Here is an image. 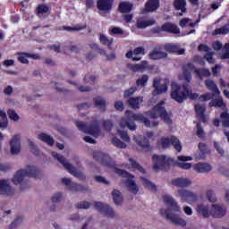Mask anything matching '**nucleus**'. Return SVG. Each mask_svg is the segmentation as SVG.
I'll return each mask as SVG.
<instances>
[{
	"label": "nucleus",
	"mask_w": 229,
	"mask_h": 229,
	"mask_svg": "<svg viewBox=\"0 0 229 229\" xmlns=\"http://www.w3.org/2000/svg\"><path fill=\"white\" fill-rule=\"evenodd\" d=\"M139 121L140 123H143L147 128H155V126H158V122H151L142 114H134L132 111L127 110L125 111V117H123L120 121L121 128H128L131 131H135L137 130V125L135 122Z\"/></svg>",
	"instance_id": "nucleus-1"
},
{
	"label": "nucleus",
	"mask_w": 229,
	"mask_h": 229,
	"mask_svg": "<svg viewBox=\"0 0 229 229\" xmlns=\"http://www.w3.org/2000/svg\"><path fill=\"white\" fill-rule=\"evenodd\" d=\"M171 98L176 103L182 104L189 98L191 100L198 99L199 94L192 93V89L189 88V84H182V86L175 84L172 86Z\"/></svg>",
	"instance_id": "nucleus-2"
},
{
	"label": "nucleus",
	"mask_w": 229,
	"mask_h": 229,
	"mask_svg": "<svg viewBox=\"0 0 229 229\" xmlns=\"http://www.w3.org/2000/svg\"><path fill=\"white\" fill-rule=\"evenodd\" d=\"M194 69L195 66L192 64V63H188L182 66V76L187 83H191V81L192 80V71H194L195 74L198 76V78H200V80H203V78H209V70L205 68Z\"/></svg>",
	"instance_id": "nucleus-3"
},
{
	"label": "nucleus",
	"mask_w": 229,
	"mask_h": 229,
	"mask_svg": "<svg viewBox=\"0 0 229 229\" xmlns=\"http://www.w3.org/2000/svg\"><path fill=\"white\" fill-rule=\"evenodd\" d=\"M38 178L40 170L36 166L28 165L26 169H21L16 172L13 177V183L19 185L24 182V178Z\"/></svg>",
	"instance_id": "nucleus-4"
},
{
	"label": "nucleus",
	"mask_w": 229,
	"mask_h": 229,
	"mask_svg": "<svg viewBox=\"0 0 229 229\" xmlns=\"http://www.w3.org/2000/svg\"><path fill=\"white\" fill-rule=\"evenodd\" d=\"M52 156L55 160H58L62 165H64V169L70 173V174H72L75 176V178H78L81 182H85L87 180V177L85 176V174L83 172H80L74 167L72 165L65 161V157L64 156L58 154L57 152H52Z\"/></svg>",
	"instance_id": "nucleus-5"
},
{
	"label": "nucleus",
	"mask_w": 229,
	"mask_h": 229,
	"mask_svg": "<svg viewBox=\"0 0 229 229\" xmlns=\"http://www.w3.org/2000/svg\"><path fill=\"white\" fill-rule=\"evenodd\" d=\"M76 126L80 131L88 133V135H92L96 139L101 134V129L99 128V121L94 120L90 125L85 124L81 121L76 122Z\"/></svg>",
	"instance_id": "nucleus-6"
},
{
	"label": "nucleus",
	"mask_w": 229,
	"mask_h": 229,
	"mask_svg": "<svg viewBox=\"0 0 229 229\" xmlns=\"http://www.w3.org/2000/svg\"><path fill=\"white\" fill-rule=\"evenodd\" d=\"M153 110L154 111L149 113V117L151 119H158L159 115V117H161V119H163L166 124H171L173 123V120H171V117H169V114L164 106V103H158L156 106H154Z\"/></svg>",
	"instance_id": "nucleus-7"
},
{
	"label": "nucleus",
	"mask_w": 229,
	"mask_h": 229,
	"mask_svg": "<svg viewBox=\"0 0 229 229\" xmlns=\"http://www.w3.org/2000/svg\"><path fill=\"white\" fill-rule=\"evenodd\" d=\"M152 161L154 164L153 169L154 171H157V173H158V171H169V168L171 167V159L164 155H154L152 157Z\"/></svg>",
	"instance_id": "nucleus-8"
},
{
	"label": "nucleus",
	"mask_w": 229,
	"mask_h": 229,
	"mask_svg": "<svg viewBox=\"0 0 229 229\" xmlns=\"http://www.w3.org/2000/svg\"><path fill=\"white\" fill-rule=\"evenodd\" d=\"M115 174H118V176H121L122 178H127V187L131 192H133L134 194H137L139 192V188L137 187V183L134 182L133 174L128 173L126 170L116 168L114 170Z\"/></svg>",
	"instance_id": "nucleus-9"
},
{
	"label": "nucleus",
	"mask_w": 229,
	"mask_h": 229,
	"mask_svg": "<svg viewBox=\"0 0 229 229\" xmlns=\"http://www.w3.org/2000/svg\"><path fill=\"white\" fill-rule=\"evenodd\" d=\"M158 143L161 144L164 149H166V148H169V146H171L172 144V146H174V149H176L178 153L182 151V143L180 142V140H178V138H176L175 136H171V139L161 138L158 140Z\"/></svg>",
	"instance_id": "nucleus-10"
},
{
	"label": "nucleus",
	"mask_w": 229,
	"mask_h": 229,
	"mask_svg": "<svg viewBox=\"0 0 229 229\" xmlns=\"http://www.w3.org/2000/svg\"><path fill=\"white\" fill-rule=\"evenodd\" d=\"M160 214L163 217H165V219L174 223V225L182 226V228L187 226V222L185 220L178 217L176 215L171 214V210L169 209L161 208Z\"/></svg>",
	"instance_id": "nucleus-11"
},
{
	"label": "nucleus",
	"mask_w": 229,
	"mask_h": 229,
	"mask_svg": "<svg viewBox=\"0 0 229 229\" xmlns=\"http://www.w3.org/2000/svg\"><path fill=\"white\" fill-rule=\"evenodd\" d=\"M93 158L97 162H99L101 165H105V167H115V162H114L112 157H108L106 154L95 152L93 154Z\"/></svg>",
	"instance_id": "nucleus-12"
},
{
	"label": "nucleus",
	"mask_w": 229,
	"mask_h": 229,
	"mask_svg": "<svg viewBox=\"0 0 229 229\" xmlns=\"http://www.w3.org/2000/svg\"><path fill=\"white\" fill-rule=\"evenodd\" d=\"M61 182L64 183V185H66V187H68L69 191H72V192L89 191V187L78 184L77 182H72V181L69 178H63Z\"/></svg>",
	"instance_id": "nucleus-13"
},
{
	"label": "nucleus",
	"mask_w": 229,
	"mask_h": 229,
	"mask_svg": "<svg viewBox=\"0 0 229 229\" xmlns=\"http://www.w3.org/2000/svg\"><path fill=\"white\" fill-rule=\"evenodd\" d=\"M169 85V80L165 79L164 84H160V78H155L153 81V88L155 89L152 91V96H158V94H164L167 92V86Z\"/></svg>",
	"instance_id": "nucleus-14"
},
{
	"label": "nucleus",
	"mask_w": 229,
	"mask_h": 229,
	"mask_svg": "<svg viewBox=\"0 0 229 229\" xmlns=\"http://www.w3.org/2000/svg\"><path fill=\"white\" fill-rule=\"evenodd\" d=\"M178 195L182 201L186 203H196L198 201V195L189 190H178Z\"/></svg>",
	"instance_id": "nucleus-15"
},
{
	"label": "nucleus",
	"mask_w": 229,
	"mask_h": 229,
	"mask_svg": "<svg viewBox=\"0 0 229 229\" xmlns=\"http://www.w3.org/2000/svg\"><path fill=\"white\" fill-rule=\"evenodd\" d=\"M95 208L104 214L106 217H115V212L109 205L104 204L103 202H95Z\"/></svg>",
	"instance_id": "nucleus-16"
},
{
	"label": "nucleus",
	"mask_w": 229,
	"mask_h": 229,
	"mask_svg": "<svg viewBox=\"0 0 229 229\" xmlns=\"http://www.w3.org/2000/svg\"><path fill=\"white\" fill-rule=\"evenodd\" d=\"M114 7V0H98L97 8L99 12H106L110 13Z\"/></svg>",
	"instance_id": "nucleus-17"
},
{
	"label": "nucleus",
	"mask_w": 229,
	"mask_h": 229,
	"mask_svg": "<svg viewBox=\"0 0 229 229\" xmlns=\"http://www.w3.org/2000/svg\"><path fill=\"white\" fill-rule=\"evenodd\" d=\"M11 155H19L21 153V136L19 134L14 135L11 141Z\"/></svg>",
	"instance_id": "nucleus-18"
},
{
	"label": "nucleus",
	"mask_w": 229,
	"mask_h": 229,
	"mask_svg": "<svg viewBox=\"0 0 229 229\" xmlns=\"http://www.w3.org/2000/svg\"><path fill=\"white\" fill-rule=\"evenodd\" d=\"M36 15L39 19H46L51 15V7L44 4H38L36 8Z\"/></svg>",
	"instance_id": "nucleus-19"
},
{
	"label": "nucleus",
	"mask_w": 229,
	"mask_h": 229,
	"mask_svg": "<svg viewBox=\"0 0 229 229\" xmlns=\"http://www.w3.org/2000/svg\"><path fill=\"white\" fill-rule=\"evenodd\" d=\"M171 184L174 185V187H178L179 189H185L187 187H191L192 185V181H191L188 178H176L173 179L171 181Z\"/></svg>",
	"instance_id": "nucleus-20"
},
{
	"label": "nucleus",
	"mask_w": 229,
	"mask_h": 229,
	"mask_svg": "<svg viewBox=\"0 0 229 229\" xmlns=\"http://www.w3.org/2000/svg\"><path fill=\"white\" fill-rule=\"evenodd\" d=\"M148 61H142L140 64H127V69L132 72H144L148 69Z\"/></svg>",
	"instance_id": "nucleus-21"
},
{
	"label": "nucleus",
	"mask_w": 229,
	"mask_h": 229,
	"mask_svg": "<svg viewBox=\"0 0 229 229\" xmlns=\"http://www.w3.org/2000/svg\"><path fill=\"white\" fill-rule=\"evenodd\" d=\"M194 110L198 119H199L201 123H207V115L205 114V112H207V107H205V106L196 104L194 106Z\"/></svg>",
	"instance_id": "nucleus-22"
},
{
	"label": "nucleus",
	"mask_w": 229,
	"mask_h": 229,
	"mask_svg": "<svg viewBox=\"0 0 229 229\" xmlns=\"http://www.w3.org/2000/svg\"><path fill=\"white\" fill-rule=\"evenodd\" d=\"M163 201L167 205V207H171L174 212H180V207L178 206V203H176V200L173 199L171 195H163Z\"/></svg>",
	"instance_id": "nucleus-23"
},
{
	"label": "nucleus",
	"mask_w": 229,
	"mask_h": 229,
	"mask_svg": "<svg viewBox=\"0 0 229 229\" xmlns=\"http://www.w3.org/2000/svg\"><path fill=\"white\" fill-rule=\"evenodd\" d=\"M211 216L212 217L221 218L226 216V209L219 205L213 204L211 209Z\"/></svg>",
	"instance_id": "nucleus-24"
},
{
	"label": "nucleus",
	"mask_w": 229,
	"mask_h": 229,
	"mask_svg": "<svg viewBox=\"0 0 229 229\" xmlns=\"http://www.w3.org/2000/svg\"><path fill=\"white\" fill-rule=\"evenodd\" d=\"M0 194L4 196H12V194H13L10 183L4 179L0 180Z\"/></svg>",
	"instance_id": "nucleus-25"
},
{
	"label": "nucleus",
	"mask_w": 229,
	"mask_h": 229,
	"mask_svg": "<svg viewBox=\"0 0 229 229\" xmlns=\"http://www.w3.org/2000/svg\"><path fill=\"white\" fill-rule=\"evenodd\" d=\"M165 51H166V53H173L174 55L185 54V48H181L180 46L173 44L165 45Z\"/></svg>",
	"instance_id": "nucleus-26"
},
{
	"label": "nucleus",
	"mask_w": 229,
	"mask_h": 229,
	"mask_svg": "<svg viewBox=\"0 0 229 229\" xmlns=\"http://www.w3.org/2000/svg\"><path fill=\"white\" fill-rule=\"evenodd\" d=\"M174 6L177 12H180L177 15L182 17L185 12H187V1L186 0H174Z\"/></svg>",
	"instance_id": "nucleus-27"
},
{
	"label": "nucleus",
	"mask_w": 229,
	"mask_h": 229,
	"mask_svg": "<svg viewBox=\"0 0 229 229\" xmlns=\"http://www.w3.org/2000/svg\"><path fill=\"white\" fill-rule=\"evenodd\" d=\"M160 8V0H148L145 4V12L153 13Z\"/></svg>",
	"instance_id": "nucleus-28"
},
{
	"label": "nucleus",
	"mask_w": 229,
	"mask_h": 229,
	"mask_svg": "<svg viewBox=\"0 0 229 229\" xmlns=\"http://www.w3.org/2000/svg\"><path fill=\"white\" fill-rule=\"evenodd\" d=\"M163 31L166 33H173L174 35H178L180 33V28L174 23L165 22L162 25Z\"/></svg>",
	"instance_id": "nucleus-29"
},
{
	"label": "nucleus",
	"mask_w": 229,
	"mask_h": 229,
	"mask_svg": "<svg viewBox=\"0 0 229 229\" xmlns=\"http://www.w3.org/2000/svg\"><path fill=\"white\" fill-rule=\"evenodd\" d=\"M144 101V98L142 97H131L128 99V105L132 108V110H139L140 108V103Z\"/></svg>",
	"instance_id": "nucleus-30"
},
{
	"label": "nucleus",
	"mask_w": 229,
	"mask_h": 229,
	"mask_svg": "<svg viewBox=\"0 0 229 229\" xmlns=\"http://www.w3.org/2000/svg\"><path fill=\"white\" fill-rule=\"evenodd\" d=\"M196 173H210L212 171V165L208 163H198L193 166Z\"/></svg>",
	"instance_id": "nucleus-31"
},
{
	"label": "nucleus",
	"mask_w": 229,
	"mask_h": 229,
	"mask_svg": "<svg viewBox=\"0 0 229 229\" xmlns=\"http://www.w3.org/2000/svg\"><path fill=\"white\" fill-rule=\"evenodd\" d=\"M133 55L134 56H144V55H146V49L144 48V47H138L134 50L128 51L125 56L126 58H133Z\"/></svg>",
	"instance_id": "nucleus-32"
},
{
	"label": "nucleus",
	"mask_w": 229,
	"mask_h": 229,
	"mask_svg": "<svg viewBox=\"0 0 229 229\" xmlns=\"http://www.w3.org/2000/svg\"><path fill=\"white\" fill-rule=\"evenodd\" d=\"M136 142L139 148H141L140 151H144L145 153L151 151V145L149 144V140H148L147 138L139 140Z\"/></svg>",
	"instance_id": "nucleus-33"
},
{
	"label": "nucleus",
	"mask_w": 229,
	"mask_h": 229,
	"mask_svg": "<svg viewBox=\"0 0 229 229\" xmlns=\"http://www.w3.org/2000/svg\"><path fill=\"white\" fill-rule=\"evenodd\" d=\"M99 42L102 46H106L108 49H112L114 38H108L105 34H99Z\"/></svg>",
	"instance_id": "nucleus-34"
},
{
	"label": "nucleus",
	"mask_w": 229,
	"mask_h": 229,
	"mask_svg": "<svg viewBox=\"0 0 229 229\" xmlns=\"http://www.w3.org/2000/svg\"><path fill=\"white\" fill-rule=\"evenodd\" d=\"M133 8V4L122 2L119 4L118 10L120 13H130Z\"/></svg>",
	"instance_id": "nucleus-35"
},
{
	"label": "nucleus",
	"mask_w": 229,
	"mask_h": 229,
	"mask_svg": "<svg viewBox=\"0 0 229 229\" xmlns=\"http://www.w3.org/2000/svg\"><path fill=\"white\" fill-rule=\"evenodd\" d=\"M155 24H157V21L154 19L148 21L140 20L136 22V28L138 30H146L148 26H153Z\"/></svg>",
	"instance_id": "nucleus-36"
},
{
	"label": "nucleus",
	"mask_w": 229,
	"mask_h": 229,
	"mask_svg": "<svg viewBox=\"0 0 229 229\" xmlns=\"http://www.w3.org/2000/svg\"><path fill=\"white\" fill-rule=\"evenodd\" d=\"M197 211L199 212V214H201V216L205 218H208L211 216V211L208 206L204 204L198 205Z\"/></svg>",
	"instance_id": "nucleus-37"
},
{
	"label": "nucleus",
	"mask_w": 229,
	"mask_h": 229,
	"mask_svg": "<svg viewBox=\"0 0 229 229\" xmlns=\"http://www.w3.org/2000/svg\"><path fill=\"white\" fill-rule=\"evenodd\" d=\"M148 58H167V53H165L158 48H154L148 54Z\"/></svg>",
	"instance_id": "nucleus-38"
},
{
	"label": "nucleus",
	"mask_w": 229,
	"mask_h": 229,
	"mask_svg": "<svg viewBox=\"0 0 229 229\" xmlns=\"http://www.w3.org/2000/svg\"><path fill=\"white\" fill-rule=\"evenodd\" d=\"M38 139L47 144V146H55V139H53V137L49 136L48 134L42 132L38 134Z\"/></svg>",
	"instance_id": "nucleus-39"
},
{
	"label": "nucleus",
	"mask_w": 229,
	"mask_h": 229,
	"mask_svg": "<svg viewBox=\"0 0 229 229\" xmlns=\"http://www.w3.org/2000/svg\"><path fill=\"white\" fill-rule=\"evenodd\" d=\"M95 106H98L103 112H106V100L101 97H97L93 98Z\"/></svg>",
	"instance_id": "nucleus-40"
},
{
	"label": "nucleus",
	"mask_w": 229,
	"mask_h": 229,
	"mask_svg": "<svg viewBox=\"0 0 229 229\" xmlns=\"http://www.w3.org/2000/svg\"><path fill=\"white\" fill-rule=\"evenodd\" d=\"M208 106L210 108H212V106H214L215 108H225L226 104H225V101L223 100V98H216L209 102Z\"/></svg>",
	"instance_id": "nucleus-41"
},
{
	"label": "nucleus",
	"mask_w": 229,
	"mask_h": 229,
	"mask_svg": "<svg viewBox=\"0 0 229 229\" xmlns=\"http://www.w3.org/2000/svg\"><path fill=\"white\" fill-rule=\"evenodd\" d=\"M229 33V21L222 26L221 28H218V29H216L214 31H213V35H228Z\"/></svg>",
	"instance_id": "nucleus-42"
},
{
	"label": "nucleus",
	"mask_w": 229,
	"mask_h": 229,
	"mask_svg": "<svg viewBox=\"0 0 229 229\" xmlns=\"http://www.w3.org/2000/svg\"><path fill=\"white\" fill-rule=\"evenodd\" d=\"M198 50L200 53H207L208 54V55H204L203 58H212V53H210V47H208V45L200 44L198 47Z\"/></svg>",
	"instance_id": "nucleus-43"
},
{
	"label": "nucleus",
	"mask_w": 229,
	"mask_h": 229,
	"mask_svg": "<svg viewBox=\"0 0 229 229\" xmlns=\"http://www.w3.org/2000/svg\"><path fill=\"white\" fill-rule=\"evenodd\" d=\"M205 85L208 90H211L215 94H219V89L214 81L208 80L205 81Z\"/></svg>",
	"instance_id": "nucleus-44"
},
{
	"label": "nucleus",
	"mask_w": 229,
	"mask_h": 229,
	"mask_svg": "<svg viewBox=\"0 0 229 229\" xmlns=\"http://www.w3.org/2000/svg\"><path fill=\"white\" fill-rule=\"evenodd\" d=\"M112 196L114 199V202L116 205H123V195L121 194V191L118 190H114L112 192Z\"/></svg>",
	"instance_id": "nucleus-45"
},
{
	"label": "nucleus",
	"mask_w": 229,
	"mask_h": 229,
	"mask_svg": "<svg viewBox=\"0 0 229 229\" xmlns=\"http://www.w3.org/2000/svg\"><path fill=\"white\" fill-rule=\"evenodd\" d=\"M129 162L131 164V168L134 169V171H139L140 173H146L144 167H142L140 164L137 162V160L133 158H129Z\"/></svg>",
	"instance_id": "nucleus-46"
},
{
	"label": "nucleus",
	"mask_w": 229,
	"mask_h": 229,
	"mask_svg": "<svg viewBox=\"0 0 229 229\" xmlns=\"http://www.w3.org/2000/svg\"><path fill=\"white\" fill-rule=\"evenodd\" d=\"M0 117L2 120H0V128H8V116L6 115V113L0 109Z\"/></svg>",
	"instance_id": "nucleus-47"
},
{
	"label": "nucleus",
	"mask_w": 229,
	"mask_h": 229,
	"mask_svg": "<svg viewBox=\"0 0 229 229\" xmlns=\"http://www.w3.org/2000/svg\"><path fill=\"white\" fill-rule=\"evenodd\" d=\"M199 149L201 153L200 158H205L207 155L210 154V149L205 143H199Z\"/></svg>",
	"instance_id": "nucleus-48"
},
{
	"label": "nucleus",
	"mask_w": 229,
	"mask_h": 229,
	"mask_svg": "<svg viewBox=\"0 0 229 229\" xmlns=\"http://www.w3.org/2000/svg\"><path fill=\"white\" fill-rule=\"evenodd\" d=\"M141 180H142L143 185L146 189H150V191L157 192V186L155 185V183L151 182V181H149L144 177H141Z\"/></svg>",
	"instance_id": "nucleus-49"
},
{
	"label": "nucleus",
	"mask_w": 229,
	"mask_h": 229,
	"mask_svg": "<svg viewBox=\"0 0 229 229\" xmlns=\"http://www.w3.org/2000/svg\"><path fill=\"white\" fill-rule=\"evenodd\" d=\"M220 119L222 120V124L225 128H229V113L226 111L220 114Z\"/></svg>",
	"instance_id": "nucleus-50"
},
{
	"label": "nucleus",
	"mask_w": 229,
	"mask_h": 229,
	"mask_svg": "<svg viewBox=\"0 0 229 229\" xmlns=\"http://www.w3.org/2000/svg\"><path fill=\"white\" fill-rule=\"evenodd\" d=\"M112 144L114 145L115 148H120V149H126L127 148L126 143L115 137L112 139Z\"/></svg>",
	"instance_id": "nucleus-51"
},
{
	"label": "nucleus",
	"mask_w": 229,
	"mask_h": 229,
	"mask_svg": "<svg viewBox=\"0 0 229 229\" xmlns=\"http://www.w3.org/2000/svg\"><path fill=\"white\" fill-rule=\"evenodd\" d=\"M7 114H8L9 119H11V121H14V123H17V121H19V119H21V117L19 116L17 112H15V110H13V109H8Z\"/></svg>",
	"instance_id": "nucleus-52"
},
{
	"label": "nucleus",
	"mask_w": 229,
	"mask_h": 229,
	"mask_svg": "<svg viewBox=\"0 0 229 229\" xmlns=\"http://www.w3.org/2000/svg\"><path fill=\"white\" fill-rule=\"evenodd\" d=\"M87 25H76L74 27H69V26H64V30L65 31H81V30H86Z\"/></svg>",
	"instance_id": "nucleus-53"
},
{
	"label": "nucleus",
	"mask_w": 229,
	"mask_h": 229,
	"mask_svg": "<svg viewBox=\"0 0 229 229\" xmlns=\"http://www.w3.org/2000/svg\"><path fill=\"white\" fill-rule=\"evenodd\" d=\"M197 137L199 139H205L207 133H205V130H203V126H201V123H197Z\"/></svg>",
	"instance_id": "nucleus-54"
},
{
	"label": "nucleus",
	"mask_w": 229,
	"mask_h": 229,
	"mask_svg": "<svg viewBox=\"0 0 229 229\" xmlns=\"http://www.w3.org/2000/svg\"><path fill=\"white\" fill-rule=\"evenodd\" d=\"M16 56L17 58H39V56L35 54H30L26 52H18Z\"/></svg>",
	"instance_id": "nucleus-55"
},
{
	"label": "nucleus",
	"mask_w": 229,
	"mask_h": 229,
	"mask_svg": "<svg viewBox=\"0 0 229 229\" xmlns=\"http://www.w3.org/2000/svg\"><path fill=\"white\" fill-rule=\"evenodd\" d=\"M148 80H149V77L148 75H142L141 78H139L136 81L137 87H146V83H148Z\"/></svg>",
	"instance_id": "nucleus-56"
},
{
	"label": "nucleus",
	"mask_w": 229,
	"mask_h": 229,
	"mask_svg": "<svg viewBox=\"0 0 229 229\" xmlns=\"http://www.w3.org/2000/svg\"><path fill=\"white\" fill-rule=\"evenodd\" d=\"M29 146L31 153H33L36 157H38L40 155V149L35 143H33L31 140H29Z\"/></svg>",
	"instance_id": "nucleus-57"
},
{
	"label": "nucleus",
	"mask_w": 229,
	"mask_h": 229,
	"mask_svg": "<svg viewBox=\"0 0 229 229\" xmlns=\"http://www.w3.org/2000/svg\"><path fill=\"white\" fill-rule=\"evenodd\" d=\"M102 127L106 131H112V128H114V123L111 120H104L102 122Z\"/></svg>",
	"instance_id": "nucleus-58"
},
{
	"label": "nucleus",
	"mask_w": 229,
	"mask_h": 229,
	"mask_svg": "<svg viewBox=\"0 0 229 229\" xmlns=\"http://www.w3.org/2000/svg\"><path fill=\"white\" fill-rule=\"evenodd\" d=\"M118 134L122 140H123L124 142H130L131 139L126 131H118Z\"/></svg>",
	"instance_id": "nucleus-59"
},
{
	"label": "nucleus",
	"mask_w": 229,
	"mask_h": 229,
	"mask_svg": "<svg viewBox=\"0 0 229 229\" xmlns=\"http://www.w3.org/2000/svg\"><path fill=\"white\" fill-rule=\"evenodd\" d=\"M48 49H50V51H54V53H61L62 46L57 42L54 45H48Z\"/></svg>",
	"instance_id": "nucleus-60"
},
{
	"label": "nucleus",
	"mask_w": 229,
	"mask_h": 229,
	"mask_svg": "<svg viewBox=\"0 0 229 229\" xmlns=\"http://www.w3.org/2000/svg\"><path fill=\"white\" fill-rule=\"evenodd\" d=\"M75 207H76V208H79V209L90 208V202L81 201V202H79V203L75 204Z\"/></svg>",
	"instance_id": "nucleus-61"
},
{
	"label": "nucleus",
	"mask_w": 229,
	"mask_h": 229,
	"mask_svg": "<svg viewBox=\"0 0 229 229\" xmlns=\"http://www.w3.org/2000/svg\"><path fill=\"white\" fill-rule=\"evenodd\" d=\"M207 198L210 203H216L217 201V199L216 198V193L212 191V190H208L207 191Z\"/></svg>",
	"instance_id": "nucleus-62"
},
{
	"label": "nucleus",
	"mask_w": 229,
	"mask_h": 229,
	"mask_svg": "<svg viewBox=\"0 0 229 229\" xmlns=\"http://www.w3.org/2000/svg\"><path fill=\"white\" fill-rule=\"evenodd\" d=\"M109 34L112 36L114 35H124V30L119 27H114L112 30H109Z\"/></svg>",
	"instance_id": "nucleus-63"
},
{
	"label": "nucleus",
	"mask_w": 229,
	"mask_h": 229,
	"mask_svg": "<svg viewBox=\"0 0 229 229\" xmlns=\"http://www.w3.org/2000/svg\"><path fill=\"white\" fill-rule=\"evenodd\" d=\"M214 98V94L211 93H206L199 97V101H210Z\"/></svg>",
	"instance_id": "nucleus-64"
}]
</instances>
